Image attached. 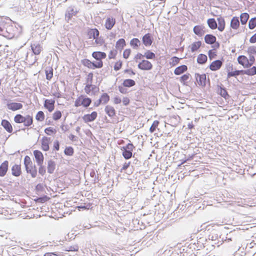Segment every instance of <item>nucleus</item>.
<instances>
[{
  "label": "nucleus",
  "mask_w": 256,
  "mask_h": 256,
  "mask_svg": "<svg viewBox=\"0 0 256 256\" xmlns=\"http://www.w3.org/2000/svg\"><path fill=\"white\" fill-rule=\"evenodd\" d=\"M36 118L38 121L42 122L44 120V114L43 112L39 111L36 116Z\"/></svg>",
  "instance_id": "obj_46"
},
{
  "label": "nucleus",
  "mask_w": 256,
  "mask_h": 256,
  "mask_svg": "<svg viewBox=\"0 0 256 256\" xmlns=\"http://www.w3.org/2000/svg\"><path fill=\"white\" fill-rule=\"evenodd\" d=\"M249 18V14L246 12H244L240 16V20L241 24L242 25L246 24Z\"/></svg>",
  "instance_id": "obj_35"
},
{
  "label": "nucleus",
  "mask_w": 256,
  "mask_h": 256,
  "mask_svg": "<svg viewBox=\"0 0 256 256\" xmlns=\"http://www.w3.org/2000/svg\"><path fill=\"white\" fill-rule=\"evenodd\" d=\"M138 67L141 70H150L152 69V64L148 60H143L141 62H139Z\"/></svg>",
  "instance_id": "obj_5"
},
{
  "label": "nucleus",
  "mask_w": 256,
  "mask_h": 256,
  "mask_svg": "<svg viewBox=\"0 0 256 256\" xmlns=\"http://www.w3.org/2000/svg\"><path fill=\"white\" fill-rule=\"evenodd\" d=\"M1 125L3 126V128L7 132L9 133L12 132V126L8 120H2L1 122Z\"/></svg>",
  "instance_id": "obj_19"
},
{
  "label": "nucleus",
  "mask_w": 256,
  "mask_h": 256,
  "mask_svg": "<svg viewBox=\"0 0 256 256\" xmlns=\"http://www.w3.org/2000/svg\"><path fill=\"white\" fill-rule=\"evenodd\" d=\"M195 78L199 86L202 87H204L206 86V74H196Z\"/></svg>",
  "instance_id": "obj_6"
},
{
  "label": "nucleus",
  "mask_w": 256,
  "mask_h": 256,
  "mask_svg": "<svg viewBox=\"0 0 256 256\" xmlns=\"http://www.w3.org/2000/svg\"><path fill=\"white\" fill-rule=\"evenodd\" d=\"M130 44L133 48L136 50L140 46L141 42L138 38H134L130 40Z\"/></svg>",
  "instance_id": "obj_30"
},
{
  "label": "nucleus",
  "mask_w": 256,
  "mask_h": 256,
  "mask_svg": "<svg viewBox=\"0 0 256 256\" xmlns=\"http://www.w3.org/2000/svg\"><path fill=\"white\" fill-rule=\"evenodd\" d=\"M122 150H123L122 155L125 159L128 160L132 158V152L126 150L124 148H122Z\"/></svg>",
  "instance_id": "obj_37"
},
{
  "label": "nucleus",
  "mask_w": 256,
  "mask_h": 256,
  "mask_svg": "<svg viewBox=\"0 0 256 256\" xmlns=\"http://www.w3.org/2000/svg\"><path fill=\"white\" fill-rule=\"evenodd\" d=\"M171 60L172 62H170V64L172 66H174L179 62L180 58L174 56L172 58Z\"/></svg>",
  "instance_id": "obj_52"
},
{
  "label": "nucleus",
  "mask_w": 256,
  "mask_h": 256,
  "mask_svg": "<svg viewBox=\"0 0 256 256\" xmlns=\"http://www.w3.org/2000/svg\"><path fill=\"white\" fill-rule=\"evenodd\" d=\"M56 164L54 161L50 160L48 161L47 170L48 172L52 174L54 172L56 169Z\"/></svg>",
  "instance_id": "obj_20"
},
{
  "label": "nucleus",
  "mask_w": 256,
  "mask_h": 256,
  "mask_svg": "<svg viewBox=\"0 0 256 256\" xmlns=\"http://www.w3.org/2000/svg\"><path fill=\"white\" fill-rule=\"evenodd\" d=\"M50 138L46 136L42 137V148L44 151H48L50 149L49 144Z\"/></svg>",
  "instance_id": "obj_13"
},
{
  "label": "nucleus",
  "mask_w": 256,
  "mask_h": 256,
  "mask_svg": "<svg viewBox=\"0 0 256 256\" xmlns=\"http://www.w3.org/2000/svg\"><path fill=\"white\" fill-rule=\"evenodd\" d=\"M208 60L207 56L204 54H200L197 58V62L200 64H204Z\"/></svg>",
  "instance_id": "obj_31"
},
{
  "label": "nucleus",
  "mask_w": 256,
  "mask_h": 256,
  "mask_svg": "<svg viewBox=\"0 0 256 256\" xmlns=\"http://www.w3.org/2000/svg\"><path fill=\"white\" fill-rule=\"evenodd\" d=\"M122 148H124L126 150H130V152H132L133 149L134 148V146L132 143H128L126 146H122Z\"/></svg>",
  "instance_id": "obj_61"
},
{
  "label": "nucleus",
  "mask_w": 256,
  "mask_h": 256,
  "mask_svg": "<svg viewBox=\"0 0 256 256\" xmlns=\"http://www.w3.org/2000/svg\"><path fill=\"white\" fill-rule=\"evenodd\" d=\"M256 26V17L252 18L248 22V28L250 30L254 29Z\"/></svg>",
  "instance_id": "obj_42"
},
{
  "label": "nucleus",
  "mask_w": 256,
  "mask_h": 256,
  "mask_svg": "<svg viewBox=\"0 0 256 256\" xmlns=\"http://www.w3.org/2000/svg\"><path fill=\"white\" fill-rule=\"evenodd\" d=\"M116 24V19L112 17H108L106 20L104 26L108 30H110Z\"/></svg>",
  "instance_id": "obj_11"
},
{
  "label": "nucleus",
  "mask_w": 256,
  "mask_h": 256,
  "mask_svg": "<svg viewBox=\"0 0 256 256\" xmlns=\"http://www.w3.org/2000/svg\"><path fill=\"white\" fill-rule=\"evenodd\" d=\"M24 165L28 173L30 174L32 178H34L37 176V170L34 164L31 160L30 156H26L24 158Z\"/></svg>",
  "instance_id": "obj_1"
},
{
  "label": "nucleus",
  "mask_w": 256,
  "mask_h": 256,
  "mask_svg": "<svg viewBox=\"0 0 256 256\" xmlns=\"http://www.w3.org/2000/svg\"><path fill=\"white\" fill-rule=\"evenodd\" d=\"M82 106L85 108L88 107L92 102V100L89 98H82Z\"/></svg>",
  "instance_id": "obj_40"
},
{
  "label": "nucleus",
  "mask_w": 256,
  "mask_h": 256,
  "mask_svg": "<svg viewBox=\"0 0 256 256\" xmlns=\"http://www.w3.org/2000/svg\"><path fill=\"white\" fill-rule=\"evenodd\" d=\"M207 23L210 28L212 30L216 29L218 27L216 22L214 18L208 19Z\"/></svg>",
  "instance_id": "obj_32"
},
{
  "label": "nucleus",
  "mask_w": 256,
  "mask_h": 256,
  "mask_svg": "<svg viewBox=\"0 0 256 256\" xmlns=\"http://www.w3.org/2000/svg\"><path fill=\"white\" fill-rule=\"evenodd\" d=\"M135 84V81L132 79H126L122 82V86L124 87L130 88L134 86Z\"/></svg>",
  "instance_id": "obj_33"
},
{
  "label": "nucleus",
  "mask_w": 256,
  "mask_h": 256,
  "mask_svg": "<svg viewBox=\"0 0 256 256\" xmlns=\"http://www.w3.org/2000/svg\"><path fill=\"white\" fill-rule=\"evenodd\" d=\"M55 101L54 100H44V106L48 109L50 112H52L54 108Z\"/></svg>",
  "instance_id": "obj_18"
},
{
  "label": "nucleus",
  "mask_w": 256,
  "mask_h": 256,
  "mask_svg": "<svg viewBox=\"0 0 256 256\" xmlns=\"http://www.w3.org/2000/svg\"><path fill=\"white\" fill-rule=\"evenodd\" d=\"M82 63L84 66L88 67L89 68H92V62L88 59H84L82 60Z\"/></svg>",
  "instance_id": "obj_50"
},
{
  "label": "nucleus",
  "mask_w": 256,
  "mask_h": 256,
  "mask_svg": "<svg viewBox=\"0 0 256 256\" xmlns=\"http://www.w3.org/2000/svg\"><path fill=\"white\" fill-rule=\"evenodd\" d=\"M78 11L74 8V6H68L66 12L65 13V20H66L68 22L69 21L71 20L72 18L76 16Z\"/></svg>",
  "instance_id": "obj_4"
},
{
  "label": "nucleus",
  "mask_w": 256,
  "mask_h": 256,
  "mask_svg": "<svg viewBox=\"0 0 256 256\" xmlns=\"http://www.w3.org/2000/svg\"><path fill=\"white\" fill-rule=\"evenodd\" d=\"M92 56L98 61L102 60L106 58V54L102 52H94L92 53Z\"/></svg>",
  "instance_id": "obj_16"
},
{
  "label": "nucleus",
  "mask_w": 256,
  "mask_h": 256,
  "mask_svg": "<svg viewBox=\"0 0 256 256\" xmlns=\"http://www.w3.org/2000/svg\"><path fill=\"white\" fill-rule=\"evenodd\" d=\"M31 48L32 52L36 55L39 54L42 50V47L39 44H32Z\"/></svg>",
  "instance_id": "obj_25"
},
{
  "label": "nucleus",
  "mask_w": 256,
  "mask_h": 256,
  "mask_svg": "<svg viewBox=\"0 0 256 256\" xmlns=\"http://www.w3.org/2000/svg\"><path fill=\"white\" fill-rule=\"evenodd\" d=\"M201 45L202 42L200 41L193 42L190 46L191 52H196L200 47Z\"/></svg>",
  "instance_id": "obj_34"
},
{
  "label": "nucleus",
  "mask_w": 256,
  "mask_h": 256,
  "mask_svg": "<svg viewBox=\"0 0 256 256\" xmlns=\"http://www.w3.org/2000/svg\"><path fill=\"white\" fill-rule=\"evenodd\" d=\"M34 156L37 164L44 163V157L43 154L40 151L38 150H34Z\"/></svg>",
  "instance_id": "obj_12"
},
{
  "label": "nucleus",
  "mask_w": 256,
  "mask_h": 256,
  "mask_svg": "<svg viewBox=\"0 0 256 256\" xmlns=\"http://www.w3.org/2000/svg\"><path fill=\"white\" fill-rule=\"evenodd\" d=\"M103 66V62L102 60L98 61L97 62H92V69L100 68Z\"/></svg>",
  "instance_id": "obj_41"
},
{
  "label": "nucleus",
  "mask_w": 256,
  "mask_h": 256,
  "mask_svg": "<svg viewBox=\"0 0 256 256\" xmlns=\"http://www.w3.org/2000/svg\"><path fill=\"white\" fill-rule=\"evenodd\" d=\"M256 74V66H254L252 68L246 70H236L233 72H228V78L232 76L236 77L240 74H246L248 76H254Z\"/></svg>",
  "instance_id": "obj_2"
},
{
  "label": "nucleus",
  "mask_w": 256,
  "mask_h": 256,
  "mask_svg": "<svg viewBox=\"0 0 256 256\" xmlns=\"http://www.w3.org/2000/svg\"><path fill=\"white\" fill-rule=\"evenodd\" d=\"M208 239L214 242L212 245L214 246V244H218V246L222 244V242H224V236H222V235H220L218 232L216 231H213L208 236Z\"/></svg>",
  "instance_id": "obj_3"
},
{
  "label": "nucleus",
  "mask_w": 256,
  "mask_h": 256,
  "mask_svg": "<svg viewBox=\"0 0 256 256\" xmlns=\"http://www.w3.org/2000/svg\"><path fill=\"white\" fill-rule=\"evenodd\" d=\"M144 56L146 58L149 60L154 59L156 58V54L150 50H148L144 54Z\"/></svg>",
  "instance_id": "obj_38"
},
{
  "label": "nucleus",
  "mask_w": 256,
  "mask_h": 256,
  "mask_svg": "<svg viewBox=\"0 0 256 256\" xmlns=\"http://www.w3.org/2000/svg\"><path fill=\"white\" fill-rule=\"evenodd\" d=\"M64 153L66 156H72L74 153V148L72 146L66 147L64 150Z\"/></svg>",
  "instance_id": "obj_45"
},
{
  "label": "nucleus",
  "mask_w": 256,
  "mask_h": 256,
  "mask_svg": "<svg viewBox=\"0 0 256 256\" xmlns=\"http://www.w3.org/2000/svg\"><path fill=\"white\" fill-rule=\"evenodd\" d=\"M78 250V247L76 245L70 246L68 248V251H70V252H76Z\"/></svg>",
  "instance_id": "obj_63"
},
{
  "label": "nucleus",
  "mask_w": 256,
  "mask_h": 256,
  "mask_svg": "<svg viewBox=\"0 0 256 256\" xmlns=\"http://www.w3.org/2000/svg\"><path fill=\"white\" fill-rule=\"evenodd\" d=\"M218 93L226 99L227 97L229 96L226 89L224 88L220 87V90L218 91Z\"/></svg>",
  "instance_id": "obj_44"
},
{
  "label": "nucleus",
  "mask_w": 256,
  "mask_h": 256,
  "mask_svg": "<svg viewBox=\"0 0 256 256\" xmlns=\"http://www.w3.org/2000/svg\"><path fill=\"white\" fill-rule=\"evenodd\" d=\"M248 52L251 54H256V48L254 46H250L248 48Z\"/></svg>",
  "instance_id": "obj_59"
},
{
  "label": "nucleus",
  "mask_w": 256,
  "mask_h": 256,
  "mask_svg": "<svg viewBox=\"0 0 256 256\" xmlns=\"http://www.w3.org/2000/svg\"><path fill=\"white\" fill-rule=\"evenodd\" d=\"M39 166L38 168V173L41 176H43L46 174V170L45 166L43 165V164H38Z\"/></svg>",
  "instance_id": "obj_47"
},
{
  "label": "nucleus",
  "mask_w": 256,
  "mask_h": 256,
  "mask_svg": "<svg viewBox=\"0 0 256 256\" xmlns=\"http://www.w3.org/2000/svg\"><path fill=\"white\" fill-rule=\"evenodd\" d=\"M62 116V113L60 110H57L53 114V119L54 120H58Z\"/></svg>",
  "instance_id": "obj_54"
},
{
  "label": "nucleus",
  "mask_w": 256,
  "mask_h": 256,
  "mask_svg": "<svg viewBox=\"0 0 256 256\" xmlns=\"http://www.w3.org/2000/svg\"><path fill=\"white\" fill-rule=\"evenodd\" d=\"M46 78L50 80L53 76V70L52 68H48L46 70Z\"/></svg>",
  "instance_id": "obj_43"
},
{
  "label": "nucleus",
  "mask_w": 256,
  "mask_h": 256,
  "mask_svg": "<svg viewBox=\"0 0 256 256\" xmlns=\"http://www.w3.org/2000/svg\"><path fill=\"white\" fill-rule=\"evenodd\" d=\"M218 26L217 27L218 30L222 32L225 28V20L224 18L220 16L217 18Z\"/></svg>",
  "instance_id": "obj_29"
},
{
  "label": "nucleus",
  "mask_w": 256,
  "mask_h": 256,
  "mask_svg": "<svg viewBox=\"0 0 256 256\" xmlns=\"http://www.w3.org/2000/svg\"><path fill=\"white\" fill-rule=\"evenodd\" d=\"M12 174L15 176H18L21 174L20 165L14 164L12 168Z\"/></svg>",
  "instance_id": "obj_28"
},
{
  "label": "nucleus",
  "mask_w": 256,
  "mask_h": 256,
  "mask_svg": "<svg viewBox=\"0 0 256 256\" xmlns=\"http://www.w3.org/2000/svg\"><path fill=\"white\" fill-rule=\"evenodd\" d=\"M100 100L102 104H105L109 101L110 96L106 93H104L101 96Z\"/></svg>",
  "instance_id": "obj_39"
},
{
  "label": "nucleus",
  "mask_w": 256,
  "mask_h": 256,
  "mask_svg": "<svg viewBox=\"0 0 256 256\" xmlns=\"http://www.w3.org/2000/svg\"><path fill=\"white\" fill-rule=\"evenodd\" d=\"M24 116L20 114H17L14 117V121L16 124H22V119Z\"/></svg>",
  "instance_id": "obj_49"
},
{
  "label": "nucleus",
  "mask_w": 256,
  "mask_h": 256,
  "mask_svg": "<svg viewBox=\"0 0 256 256\" xmlns=\"http://www.w3.org/2000/svg\"><path fill=\"white\" fill-rule=\"evenodd\" d=\"M122 66V62L120 60H119L116 62L114 66V70L116 71L120 70Z\"/></svg>",
  "instance_id": "obj_58"
},
{
  "label": "nucleus",
  "mask_w": 256,
  "mask_h": 256,
  "mask_svg": "<svg viewBox=\"0 0 256 256\" xmlns=\"http://www.w3.org/2000/svg\"><path fill=\"white\" fill-rule=\"evenodd\" d=\"M238 62L243 66L244 68H248V58L244 56H240L238 58Z\"/></svg>",
  "instance_id": "obj_22"
},
{
  "label": "nucleus",
  "mask_w": 256,
  "mask_h": 256,
  "mask_svg": "<svg viewBox=\"0 0 256 256\" xmlns=\"http://www.w3.org/2000/svg\"><path fill=\"white\" fill-rule=\"evenodd\" d=\"M240 26L239 18L237 16H234L230 22V27L234 30H236Z\"/></svg>",
  "instance_id": "obj_27"
},
{
  "label": "nucleus",
  "mask_w": 256,
  "mask_h": 256,
  "mask_svg": "<svg viewBox=\"0 0 256 256\" xmlns=\"http://www.w3.org/2000/svg\"><path fill=\"white\" fill-rule=\"evenodd\" d=\"M124 86H119L118 88L120 92L122 94H126L128 92V90L126 88H124Z\"/></svg>",
  "instance_id": "obj_64"
},
{
  "label": "nucleus",
  "mask_w": 256,
  "mask_h": 256,
  "mask_svg": "<svg viewBox=\"0 0 256 256\" xmlns=\"http://www.w3.org/2000/svg\"><path fill=\"white\" fill-rule=\"evenodd\" d=\"M44 132L48 134V135H51L52 134H56V129L53 128L52 127H48L46 128L44 130Z\"/></svg>",
  "instance_id": "obj_51"
},
{
  "label": "nucleus",
  "mask_w": 256,
  "mask_h": 256,
  "mask_svg": "<svg viewBox=\"0 0 256 256\" xmlns=\"http://www.w3.org/2000/svg\"><path fill=\"white\" fill-rule=\"evenodd\" d=\"M131 52V50L130 49H126L124 50L123 52V56L124 58H128Z\"/></svg>",
  "instance_id": "obj_62"
},
{
  "label": "nucleus",
  "mask_w": 256,
  "mask_h": 256,
  "mask_svg": "<svg viewBox=\"0 0 256 256\" xmlns=\"http://www.w3.org/2000/svg\"><path fill=\"white\" fill-rule=\"evenodd\" d=\"M93 80V74L92 72H90L88 74V77L86 78V82L87 84H91L92 83Z\"/></svg>",
  "instance_id": "obj_60"
},
{
  "label": "nucleus",
  "mask_w": 256,
  "mask_h": 256,
  "mask_svg": "<svg viewBox=\"0 0 256 256\" xmlns=\"http://www.w3.org/2000/svg\"><path fill=\"white\" fill-rule=\"evenodd\" d=\"M208 55L209 58L210 60L215 58L216 56V52L214 51V50H210L208 52Z\"/></svg>",
  "instance_id": "obj_56"
},
{
  "label": "nucleus",
  "mask_w": 256,
  "mask_h": 256,
  "mask_svg": "<svg viewBox=\"0 0 256 256\" xmlns=\"http://www.w3.org/2000/svg\"><path fill=\"white\" fill-rule=\"evenodd\" d=\"M126 45L125 40L124 38H120L116 42V48L118 49H122Z\"/></svg>",
  "instance_id": "obj_36"
},
{
  "label": "nucleus",
  "mask_w": 256,
  "mask_h": 256,
  "mask_svg": "<svg viewBox=\"0 0 256 256\" xmlns=\"http://www.w3.org/2000/svg\"><path fill=\"white\" fill-rule=\"evenodd\" d=\"M104 111L110 117H113L116 114L115 109L113 106L110 105L106 106Z\"/></svg>",
  "instance_id": "obj_23"
},
{
  "label": "nucleus",
  "mask_w": 256,
  "mask_h": 256,
  "mask_svg": "<svg viewBox=\"0 0 256 256\" xmlns=\"http://www.w3.org/2000/svg\"><path fill=\"white\" fill-rule=\"evenodd\" d=\"M216 37L211 34H207L204 36V42L207 44H212L216 42Z\"/></svg>",
  "instance_id": "obj_21"
},
{
  "label": "nucleus",
  "mask_w": 256,
  "mask_h": 256,
  "mask_svg": "<svg viewBox=\"0 0 256 256\" xmlns=\"http://www.w3.org/2000/svg\"><path fill=\"white\" fill-rule=\"evenodd\" d=\"M6 106L8 108L12 111H16L18 110H20L23 107V105L21 103L15 102L8 103Z\"/></svg>",
  "instance_id": "obj_10"
},
{
  "label": "nucleus",
  "mask_w": 256,
  "mask_h": 256,
  "mask_svg": "<svg viewBox=\"0 0 256 256\" xmlns=\"http://www.w3.org/2000/svg\"><path fill=\"white\" fill-rule=\"evenodd\" d=\"M95 42L97 44L102 46L104 44V40L102 38L98 36L96 38H95Z\"/></svg>",
  "instance_id": "obj_57"
},
{
  "label": "nucleus",
  "mask_w": 256,
  "mask_h": 256,
  "mask_svg": "<svg viewBox=\"0 0 256 256\" xmlns=\"http://www.w3.org/2000/svg\"><path fill=\"white\" fill-rule=\"evenodd\" d=\"M143 44L146 46H149L152 45L153 42V38L150 33L145 34L142 38Z\"/></svg>",
  "instance_id": "obj_7"
},
{
  "label": "nucleus",
  "mask_w": 256,
  "mask_h": 256,
  "mask_svg": "<svg viewBox=\"0 0 256 256\" xmlns=\"http://www.w3.org/2000/svg\"><path fill=\"white\" fill-rule=\"evenodd\" d=\"M88 34L90 38L95 39L99 36L100 32L98 29L92 28L88 31Z\"/></svg>",
  "instance_id": "obj_24"
},
{
  "label": "nucleus",
  "mask_w": 256,
  "mask_h": 256,
  "mask_svg": "<svg viewBox=\"0 0 256 256\" xmlns=\"http://www.w3.org/2000/svg\"><path fill=\"white\" fill-rule=\"evenodd\" d=\"M33 122V118L30 115H26L22 119V123L23 124L24 126L26 127H28L30 126Z\"/></svg>",
  "instance_id": "obj_15"
},
{
  "label": "nucleus",
  "mask_w": 256,
  "mask_h": 256,
  "mask_svg": "<svg viewBox=\"0 0 256 256\" xmlns=\"http://www.w3.org/2000/svg\"><path fill=\"white\" fill-rule=\"evenodd\" d=\"M188 70V67L186 65H182L176 68L174 70V74L176 75H180L182 73L186 72Z\"/></svg>",
  "instance_id": "obj_26"
},
{
  "label": "nucleus",
  "mask_w": 256,
  "mask_h": 256,
  "mask_svg": "<svg viewBox=\"0 0 256 256\" xmlns=\"http://www.w3.org/2000/svg\"><path fill=\"white\" fill-rule=\"evenodd\" d=\"M190 74H185L182 75L180 78V82L182 83H183V84H186V82L188 80L189 78Z\"/></svg>",
  "instance_id": "obj_55"
},
{
  "label": "nucleus",
  "mask_w": 256,
  "mask_h": 256,
  "mask_svg": "<svg viewBox=\"0 0 256 256\" xmlns=\"http://www.w3.org/2000/svg\"><path fill=\"white\" fill-rule=\"evenodd\" d=\"M237 232H238L235 230L231 231L228 234H227L226 236H224V237L225 238H230L233 239L236 236Z\"/></svg>",
  "instance_id": "obj_53"
},
{
  "label": "nucleus",
  "mask_w": 256,
  "mask_h": 256,
  "mask_svg": "<svg viewBox=\"0 0 256 256\" xmlns=\"http://www.w3.org/2000/svg\"><path fill=\"white\" fill-rule=\"evenodd\" d=\"M97 116L98 114L96 112H92L90 114H84L82 117V119L86 123L91 122L94 121L96 119Z\"/></svg>",
  "instance_id": "obj_9"
},
{
  "label": "nucleus",
  "mask_w": 256,
  "mask_h": 256,
  "mask_svg": "<svg viewBox=\"0 0 256 256\" xmlns=\"http://www.w3.org/2000/svg\"><path fill=\"white\" fill-rule=\"evenodd\" d=\"M158 124H159V122L158 120H154L150 128V131L151 133L154 132L156 130V128L158 126Z\"/></svg>",
  "instance_id": "obj_48"
},
{
  "label": "nucleus",
  "mask_w": 256,
  "mask_h": 256,
  "mask_svg": "<svg viewBox=\"0 0 256 256\" xmlns=\"http://www.w3.org/2000/svg\"><path fill=\"white\" fill-rule=\"evenodd\" d=\"M223 64V60H216L212 62L210 65V68L212 71H216L220 70Z\"/></svg>",
  "instance_id": "obj_8"
},
{
  "label": "nucleus",
  "mask_w": 256,
  "mask_h": 256,
  "mask_svg": "<svg viewBox=\"0 0 256 256\" xmlns=\"http://www.w3.org/2000/svg\"><path fill=\"white\" fill-rule=\"evenodd\" d=\"M205 28L202 25H197L194 26L193 28L194 32L198 36H202L205 33Z\"/></svg>",
  "instance_id": "obj_14"
},
{
  "label": "nucleus",
  "mask_w": 256,
  "mask_h": 256,
  "mask_svg": "<svg viewBox=\"0 0 256 256\" xmlns=\"http://www.w3.org/2000/svg\"><path fill=\"white\" fill-rule=\"evenodd\" d=\"M8 166V162L4 161L0 166V176H4L6 174Z\"/></svg>",
  "instance_id": "obj_17"
}]
</instances>
